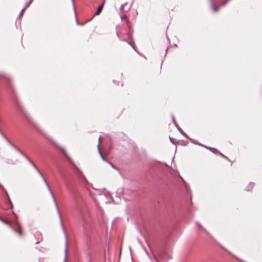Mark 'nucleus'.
Instances as JSON below:
<instances>
[{
    "label": "nucleus",
    "mask_w": 262,
    "mask_h": 262,
    "mask_svg": "<svg viewBox=\"0 0 262 262\" xmlns=\"http://www.w3.org/2000/svg\"><path fill=\"white\" fill-rule=\"evenodd\" d=\"M111 166H112V167H113V168H115V167H114V165H113L112 164H111Z\"/></svg>",
    "instance_id": "obj_22"
},
{
    "label": "nucleus",
    "mask_w": 262,
    "mask_h": 262,
    "mask_svg": "<svg viewBox=\"0 0 262 262\" xmlns=\"http://www.w3.org/2000/svg\"><path fill=\"white\" fill-rule=\"evenodd\" d=\"M104 2H105V1L104 0L103 3L98 7L97 11L95 13V15H99L101 13V12L103 9Z\"/></svg>",
    "instance_id": "obj_2"
},
{
    "label": "nucleus",
    "mask_w": 262,
    "mask_h": 262,
    "mask_svg": "<svg viewBox=\"0 0 262 262\" xmlns=\"http://www.w3.org/2000/svg\"><path fill=\"white\" fill-rule=\"evenodd\" d=\"M32 1L33 0H30V2H29L28 4L30 5L32 3Z\"/></svg>",
    "instance_id": "obj_21"
},
{
    "label": "nucleus",
    "mask_w": 262,
    "mask_h": 262,
    "mask_svg": "<svg viewBox=\"0 0 262 262\" xmlns=\"http://www.w3.org/2000/svg\"><path fill=\"white\" fill-rule=\"evenodd\" d=\"M221 155H222V157L225 158H227L226 156H225L224 155H223V154H221Z\"/></svg>",
    "instance_id": "obj_20"
},
{
    "label": "nucleus",
    "mask_w": 262,
    "mask_h": 262,
    "mask_svg": "<svg viewBox=\"0 0 262 262\" xmlns=\"http://www.w3.org/2000/svg\"><path fill=\"white\" fill-rule=\"evenodd\" d=\"M17 233H18L20 235H21V232H20V231H17Z\"/></svg>",
    "instance_id": "obj_19"
},
{
    "label": "nucleus",
    "mask_w": 262,
    "mask_h": 262,
    "mask_svg": "<svg viewBox=\"0 0 262 262\" xmlns=\"http://www.w3.org/2000/svg\"><path fill=\"white\" fill-rule=\"evenodd\" d=\"M180 133L183 135H184V136H185L186 137H187V135L182 130L181 132H180Z\"/></svg>",
    "instance_id": "obj_16"
},
{
    "label": "nucleus",
    "mask_w": 262,
    "mask_h": 262,
    "mask_svg": "<svg viewBox=\"0 0 262 262\" xmlns=\"http://www.w3.org/2000/svg\"><path fill=\"white\" fill-rule=\"evenodd\" d=\"M229 1L230 0H226V1L224 2L223 3L220 5V7L225 6Z\"/></svg>",
    "instance_id": "obj_14"
},
{
    "label": "nucleus",
    "mask_w": 262,
    "mask_h": 262,
    "mask_svg": "<svg viewBox=\"0 0 262 262\" xmlns=\"http://www.w3.org/2000/svg\"><path fill=\"white\" fill-rule=\"evenodd\" d=\"M60 150L62 151L63 154L66 157V158L68 159V160L72 163V160L69 157V156L68 155H67L66 150L63 148H60Z\"/></svg>",
    "instance_id": "obj_3"
},
{
    "label": "nucleus",
    "mask_w": 262,
    "mask_h": 262,
    "mask_svg": "<svg viewBox=\"0 0 262 262\" xmlns=\"http://www.w3.org/2000/svg\"><path fill=\"white\" fill-rule=\"evenodd\" d=\"M16 150H17L18 152H19L22 156H23L29 162V163L33 166V167L34 168V169L36 170V171L38 172V173L41 177L43 181L44 182L45 184H46L49 191L50 192L51 195L55 203V205L57 206L56 201L55 198L52 191V190H51L48 182L47 181L46 179L44 177L42 173L39 170V169L37 168V167L36 166V165L31 160V159L25 154H24L21 150H20L19 148H16Z\"/></svg>",
    "instance_id": "obj_1"
},
{
    "label": "nucleus",
    "mask_w": 262,
    "mask_h": 262,
    "mask_svg": "<svg viewBox=\"0 0 262 262\" xmlns=\"http://www.w3.org/2000/svg\"><path fill=\"white\" fill-rule=\"evenodd\" d=\"M124 6V5H122L121 6V7H120V9L121 11H123Z\"/></svg>",
    "instance_id": "obj_18"
},
{
    "label": "nucleus",
    "mask_w": 262,
    "mask_h": 262,
    "mask_svg": "<svg viewBox=\"0 0 262 262\" xmlns=\"http://www.w3.org/2000/svg\"><path fill=\"white\" fill-rule=\"evenodd\" d=\"M0 188L4 191L9 201H10V198L7 190L5 189L4 187L0 184Z\"/></svg>",
    "instance_id": "obj_5"
},
{
    "label": "nucleus",
    "mask_w": 262,
    "mask_h": 262,
    "mask_svg": "<svg viewBox=\"0 0 262 262\" xmlns=\"http://www.w3.org/2000/svg\"><path fill=\"white\" fill-rule=\"evenodd\" d=\"M29 4H28L27 5H26L25 7L21 10L20 14H19V16L23 15V12L29 6Z\"/></svg>",
    "instance_id": "obj_13"
},
{
    "label": "nucleus",
    "mask_w": 262,
    "mask_h": 262,
    "mask_svg": "<svg viewBox=\"0 0 262 262\" xmlns=\"http://www.w3.org/2000/svg\"><path fill=\"white\" fill-rule=\"evenodd\" d=\"M127 35L128 36H129V33H127Z\"/></svg>",
    "instance_id": "obj_23"
},
{
    "label": "nucleus",
    "mask_w": 262,
    "mask_h": 262,
    "mask_svg": "<svg viewBox=\"0 0 262 262\" xmlns=\"http://www.w3.org/2000/svg\"><path fill=\"white\" fill-rule=\"evenodd\" d=\"M15 150H16V148H17V147L15 145H14L11 142H9V143Z\"/></svg>",
    "instance_id": "obj_15"
},
{
    "label": "nucleus",
    "mask_w": 262,
    "mask_h": 262,
    "mask_svg": "<svg viewBox=\"0 0 262 262\" xmlns=\"http://www.w3.org/2000/svg\"><path fill=\"white\" fill-rule=\"evenodd\" d=\"M0 134L2 135V136L9 143L10 141L7 138V137L4 134V133L2 132V130L0 129Z\"/></svg>",
    "instance_id": "obj_9"
},
{
    "label": "nucleus",
    "mask_w": 262,
    "mask_h": 262,
    "mask_svg": "<svg viewBox=\"0 0 262 262\" xmlns=\"http://www.w3.org/2000/svg\"><path fill=\"white\" fill-rule=\"evenodd\" d=\"M206 147L207 148L209 149L212 152H214V154H216V153L219 152V151L215 148H211V147Z\"/></svg>",
    "instance_id": "obj_10"
},
{
    "label": "nucleus",
    "mask_w": 262,
    "mask_h": 262,
    "mask_svg": "<svg viewBox=\"0 0 262 262\" xmlns=\"http://www.w3.org/2000/svg\"><path fill=\"white\" fill-rule=\"evenodd\" d=\"M173 123H174L175 125L177 126V127L178 128V130L180 131V132H181L182 131V129L179 126L178 124L176 123L174 118H173Z\"/></svg>",
    "instance_id": "obj_12"
},
{
    "label": "nucleus",
    "mask_w": 262,
    "mask_h": 262,
    "mask_svg": "<svg viewBox=\"0 0 262 262\" xmlns=\"http://www.w3.org/2000/svg\"><path fill=\"white\" fill-rule=\"evenodd\" d=\"M180 133L183 135H184V136H185L186 137H187V135L182 130L181 132H180Z\"/></svg>",
    "instance_id": "obj_17"
},
{
    "label": "nucleus",
    "mask_w": 262,
    "mask_h": 262,
    "mask_svg": "<svg viewBox=\"0 0 262 262\" xmlns=\"http://www.w3.org/2000/svg\"><path fill=\"white\" fill-rule=\"evenodd\" d=\"M67 251H68V239H67V238H66V249H65V250H64V252H65L64 261H66V260L67 259Z\"/></svg>",
    "instance_id": "obj_6"
},
{
    "label": "nucleus",
    "mask_w": 262,
    "mask_h": 262,
    "mask_svg": "<svg viewBox=\"0 0 262 262\" xmlns=\"http://www.w3.org/2000/svg\"><path fill=\"white\" fill-rule=\"evenodd\" d=\"M100 138H99V143L98 144V150H99V152L100 154V155H101V157L102 158V159L103 160H104V158L103 157V156L102 155V154L101 153V151H100V147H99V145H100Z\"/></svg>",
    "instance_id": "obj_7"
},
{
    "label": "nucleus",
    "mask_w": 262,
    "mask_h": 262,
    "mask_svg": "<svg viewBox=\"0 0 262 262\" xmlns=\"http://www.w3.org/2000/svg\"><path fill=\"white\" fill-rule=\"evenodd\" d=\"M199 226H200V227L201 228H202L203 229L202 226H201V225H199Z\"/></svg>",
    "instance_id": "obj_24"
},
{
    "label": "nucleus",
    "mask_w": 262,
    "mask_h": 262,
    "mask_svg": "<svg viewBox=\"0 0 262 262\" xmlns=\"http://www.w3.org/2000/svg\"><path fill=\"white\" fill-rule=\"evenodd\" d=\"M211 3H212V9L213 10V11L214 12H216L218 10V8L217 7H216L214 4H213V0H211Z\"/></svg>",
    "instance_id": "obj_11"
},
{
    "label": "nucleus",
    "mask_w": 262,
    "mask_h": 262,
    "mask_svg": "<svg viewBox=\"0 0 262 262\" xmlns=\"http://www.w3.org/2000/svg\"><path fill=\"white\" fill-rule=\"evenodd\" d=\"M0 134L2 135V136L9 143L10 141L7 138V137L4 134V133L2 132V130L0 129Z\"/></svg>",
    "instance_id": "obj_8"
},
{
    "label": "nucleus",
    "mask_w": 262,
    "mask_h": 262,
    "mask_svg": "<svg viewBox=\"0 0 262 262\" xmlns=\"http://www.w3.org/2000/svg\"><path fill=\"white\" fill-rule=\"evenodd\" d=\"M254 184L253 183H250L246 187V190L248 191H250V190L252 189L254 187Z\"/></svg>",
    "instance_id": "obj_4"
}]
</instances>
